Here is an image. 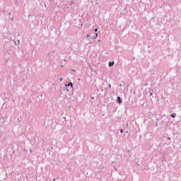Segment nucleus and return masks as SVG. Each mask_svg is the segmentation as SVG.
I'll return each mask as SVG.
<instances>
[{"instance_id": "nucleus-1", "label": "nucleus", "mask_w": 181, "mask_h": 181, "mask_svg": "<svg viewBox=\"0 0 181 181\" xmlns=\"http://www.w3.org/2000/svg\"><path fill=\"white\" fill-rule=\"evenodd\" d=\"M66 87H71L73 88V83L69 82L68 84H65Z\"/></svg>"}, {"instance_id": "nucleus-2", "label": "nucleus", "mask_w": 181, "mask_h": 181, "mask_svg": "<svg viewBox=\"0 0 181 181\" xmlns=\"http://www.w3.org/2000/svg\"><path fill=\"white\" fill-rule=\"evenodd\" d=\"M117 103L119 104H121V103H122V100H121V97H119V96L117 97Z\"/></svg>"}, {"instance_id": "nucleus-3", "label": "nucleus", "mask_w": 181, "mask_h": 181, "mask_svg": "<svg viewBox=\"0 0 181 181\" xmlns=\"http://www.w3.org/2000/svg\"><path fill=\"white\" fill-rule=\"evenodd\" d=\"M98 37V34L95 33V35L93 36V39H97Z\"/></svg>"}, {"instance_id": "nucleus-4", "label": "nucleus", "mask_w": 181, "mask_h": 181, "mask_svg": "<svg viewBox=\"0 0 181 181\" xmlns=\"http://www.w3.org/2000/svg\"><path fill=\"white\" fill-rule=\"evenodd\" d=\"M114 64V62H109V66L110 67H112V66Z\"/></svg>"}, {"instance_id": "nucleus-5", "label": "nucleus", "mask_w": 181, "mask_h": 181, "mask_svg": "<svg viewBox=\"0 0 181 181\" xmlns=\"http://www.w3.org/2000/svg\"><path fill=\"white\" fill-rule=\"evenodd\" d=\"M171 117H172V118H175V117H176V113H173V114L171 115Z\"/></svg>"}, {"instance_id": "nucleus-6", "label": "nucleus", "mask_w": 181, "mask_h": 181, "mask_svg": "<svg viewBox=\"0 0 181 181\" xmlns=\"http://www.w3.org/2000/svg\"><path fill=\"white\" fill-rule=\"evenodd\" d=\"M95 32H98V28H95Z\"/></svg>"}, {"instance_id": "nucleus-7", "label": "nucleus", "mask_w": 181, "mask_h": 181, "mask_svg": "<svg viewBox=\"0 0 181 181\" xmlns=\"http://www.w3.org/2000/svg\"><path fill=\"white\" fill-rule=\"evenodd\" d=\"M120 132H121V134H122V132H124V130H123V129H121V130H120Z\"/></svg>"}, {"instance_id": "nucleus-8", "label": "nucleus", "mask_w": 181, "mask_h": 181, "mask_svg": "<svg viewBox=\"0 0 181 181\" xmlns=\"http://www.w3.org/2000/svg\"><path fill=\"white\" fill-rule=\"evenodd\" d=\"M59 81H63V78H60Z\"/></svg>"}, {"instance_id": "nucleus-9", "label": "nucleus", "mask_w": 181, "mask_h": 181, "mask_svg": "<svg viewBox=\"0 0 181 181\" xmlns=\"http://www.w3.org/2000/svg\"><path fill=\"white\" fill-rule=\"evenodd\" d=\"M86 37H90V35H86Z\"/></svg>"}, {"instance_id": "nucleus-10", "label": "nucleus", "mask_w": 181, "mask_h": 181, "mask_svg": "<svg viewBox=\"0 0 181 181\" xmlns=\"http://www.w3.org/2000/svg\"><path fill=\"white\" fill-rule=\"evenodd\" d=\"M109 87H111V85H109Z\"/></svg>"}]
</instances>
